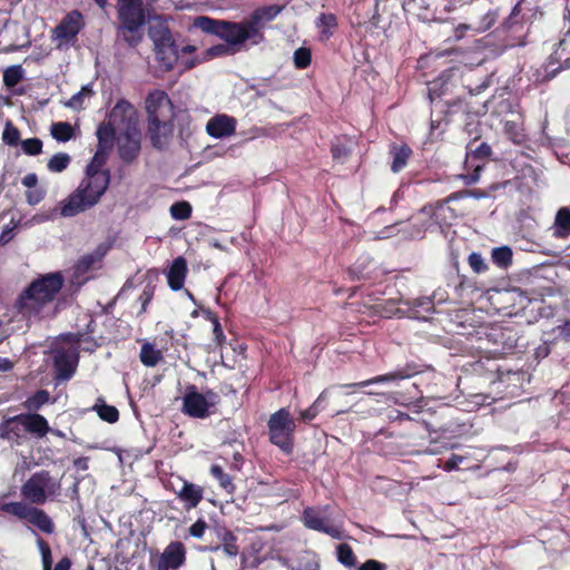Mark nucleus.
Here are the masks:
<instances>
[{
	"label": "nucleus",
	"mask_w": 570,
	"mask_h": 570,
	"mask_svg": "<svg viewBox=\"0 0 570 570\" xmlns=\"http://www.w3.org/2000/svg\"><path fill=\"white\" fill-rule=\"evenodd\" d=\"M174 131L173 121L160 120L147 124V135L156 149H164L169 145Z\"/></svg>",
	"instance_id": "b1692460"
},
{
	"label": "nucleus",
	"mask_w": 570,
	"mask_h": 570,
	"mask_svg": "<svg viewBox=\"0 0 570 570\" xmlns=\"http://www.w3.org/2000/svg\"><path fill=\"white\" fill-rule=\"evenodd\" d=\"M187 273L186 259L183 256L175 258L166 273L169 288L174 292L180 291L184 287Z\"/></svg>",
	"instance_id": "bb28decb"
},
{
	"label": "nucleus",
	"mask_w": 570,
	"mask_h": 570,
	"mask_svg": "<svg viewBox=\"0 0 570 570\" xmlns=\"http://www.w3.org/2000/svg\"><path fill=\"white\" fill-rule=\"evenodd\" d=\"M61 482L50 471L32 473L20 488L22 501L4 502L0 505L3 513L26 521L45 534H53L56 524L52 518L39 505L55 501L61 495Z\"/></svg>",
	"instance_id": "f257e3e1"
},
{
	"label": "nucleus",
	"mask_w": 570,
	"mask_h": 570,
	"mask_svg": "<svg viewBox=\"0 0 570 570\" xmlns=\"http://www.w3.org/2000/svg\"><path fill=\"white\" fill-rule=\"evenodd\" d=\"M85 27L83 16L79 10H71L52 29L51 39L58 41L57 48L77 41V37Z\"/></svg>",
	"instance_id": "1a4fd4ad"
},
{
	"label": "nucleus",
	"mask_w": 570,
	"mask_h": 570,
	"mask_svg": "<svg viewBox=\"0 0 570 570\" xmlns=\"http://www.w3.org/2000/svg\"><path fill=\"white\" fill-rule=\"evenodd\" d=\"M108 119L118 128L125 127L126 130H132L136 124L135 108L129 101L120 99L108 114Z\"/></svg>",
	"instance_id": "5701e85b"
},
{
	"label": "nucleus",
	"mask_w": 570,
	"mask_h": 570,
	"mask_svg": "<svg viewBox=\"0 0 570 570\" xmlns=\"http://www.w3.org/2000/svg\"><path fill=\"white\" fill-rule=\"evenodd\" d=\"M24 76V71L20 65H13L8 67L3 71V83L7 88L16 87Z\"/></svg>",
	"instance_id": "49530a36"
},
{
	"label": "nucleus",
	"mask_w": 570,
	"mask_h": 570,
	"mask_svg": "<svg viewBox=\"0 0 570 570\" xmlns=\"http://www.w3.org/2000/svg\"><path fill=\"white\" fill-rule=\"evenodd\" d=\"M141 150L140 134L134 128L125 130L124 135L118 139V155L126 165L136 161Z\"/></svg>",
	"instance_id": "412c9836"
},
{
	"label": "nucleus",
	"mask_w": 570,
	"mask_h": 570,
	"mask_svg": "<svg viewBox=\"0 0 570 570\" xmlns=\"http://www.w3.org/2000/svg\"><path fill=\"white\" fill-rule=\"evenodd\" d=\"M203 395H205L206 403L208 404V410L216 412V406L220 402V396L217 392L213 391L212 389H205L203 392Z\"/></svg>",
	"instance_id": "338daca9"
},
{
	"label": "nucleus",
	"mask_w": 570,
	"mask_h": 570,
	"mask_svg": "<svg viewBox=\"0 0 570 570\" xmlns=\"http://www.w3.org/2000/svg\"><path fill=\"white\" fill-rule=\"evenodd\" d=\"M110 175H86L79 187L63 202L61 215L72 217L99 203L108 189Z\"/></svg>",
	"instance_id": "20e7f679"
},
{
	"label": "nucleus",
	"mask_w": 570,
	"mask_h": 570,
	"mask_svg": "<svg viewBox=\"0 0 570 570\" xmlns=\"http://www.w3.org/2000/svg\"><path fill=\"white\" fill-rule=\"evenodd\" d=\"M472 371L476 374H490L492 377L495 376V373L499 371V366L494 361L490 358L482 361L479 360L472 364Z\"/></svg>",
	"instance_id": "6e6d98bb"
},
{
	"label": "nucleus",
	"mask_w": 570,
	"mask_h": 570,
	"mask_svg": "<svg viewBox=\"0 0 570 570\" xmlns=\"http://www.w3.org/2000/svg\"><path fill=\"white\" fill-rule=\"evenodd\" d=\"M2 140L9 146H17L20 140V131L11 121H7L4 126Z\"/></svg>",
	"instance_id": "bf43d9fd"
},
{
	"label": "nucleus",
	"mask_w": 570,
	"mask_h": 570,
	"mask_svg": "<svg viewBox=\"0 0 570 570\" xmlns=\"http://www.w3.org/2000/svg\"><path fill=\"white\" fill-rule=\"evenodd\" d=\"M312 52L308 48L301 47L294 52V65L297 69H305L311 65Z\"/></svg>",
	"instance_id": "13d9d810"
},
{
	"label": "nucleus",
	"mask_w": 570,
	"mask_h": 570,
	"mask_svg": "<svg viewBox=\"0 0 570 570\" xmlns=\"http://www.w3.org/2000/svg\"><path fill=\"white\" fill-rule=\"evenodd\" d=\"M214 530L218 542L208 547V549L212 551L222 549L227 556L236 557L238 554L237 537L225 527H215Z\"/></svg>",
	"instance_id": "cd10ccee"
},
{
	"label": "nucleus",
	"mask_w": 570,
	"mask_h": 570,
	"mask_svg": "<svg viewBox=\"0 0 570 570\" xmlns=\"http://www.w3.org/2000/svg\"><path fill=\"white\" fill-rule=\"evenodd\" d=\"M111 150L97 147L91 161L88 164L86 169V175H98V174H107L110 175L109 169H102L106 165L108 155Z\"/></svg>",
	"instance_id": "72a5a7b5"
},
{
	"label": "nucleus",
	"mask_w": 570,
	"mask_h": 570,
	"mask_svg": "<svg viewBox=\"0 0 570 570\" xmlns=\"http://www.w3.org/2000/svg\"><path fill=\"white\" fill-rule=\"evenodd\" d=\"M186 563V548L180 541H171L155 562L156 570H178Z\"/></svg>",
	"instance_id": "6ab92c4d"
},
{
	"label": "nucleus",
	"mask_w": 570,
	"mask_h": 570,
	"mask_svg": "<svg viewBox=\"0 0 570 570\" xmlns=\"http://www.w3.org/2000/svg\"><path fill=\"white\" fill-rule=\"evenodd\" d=\"M139 357L145 366L154 367L163 360V354L153 344L145 343L140 348Z\"/></svg>",
	"instance_id": "c9c22d12"
},
{
	"label": "nucleus",
	"mask_w": 570,
	"mask_h": 570,
	"mask_svg": "<svg viewBox=\"0 0 570 570\" xmlns=\"http://www.w3.org/2000/svg\"><path fill=\"white\" fill-rule=\"evenodd\" d=\"M487 336L497 346L495 351L509 352L520 346L521 336L513 326H493L487 333Z\"/></svg>",
	"instance_id": "aec40b11"
},
{
	"label": "nucleus",
	"mask_w": 570,
	"mask_h": 570,
	"mask_svg": "<svg viewBox=\"0 0 570 570\" xmlns=\"http://www.w3.org/2000/svg\"><path fill=\"white\" fill-rule=\"evenodd\" d=\"M468 263L476 274H482L489 269V265L485 263L484 258L476 252L469 255Z\"/></svg>",
	"instance_id": "680f3d73"
},
{
	"label": "nucleus",
	"mask_w": 570,
	"mask_h": 570,
	"mask_svg": "<svg viewBox=\"0 0 570 570\" xmlns=\"http://www.w3.org/2000/svg\"><path fill=\"white\" fill-rule=\"evenodd\" d=\"M285 6L269 4L255 9L247 18L250 27L257 33V40L262 43L265 41L264 27L265 23L273 21L283 10Z\"/></svg>",
	"instance_id": "4be33fe9"
},
{
	"label": "nucleus",
	"mask_w": 570,
	"mask_h": 570,
	"mask_svg": "<svg viewBox=\"0 0 570 570\" xmlns=\"http://www.w3.org/2000/svg\"><path fill=\"white\" fill-rule=\"evenodd\" d=\"M49 431L47 419L38 413H21L7 417L0 423V438L18 445L27 440V433L41 439Z\"/></svg>",
	"instance_id": "39448f33"
},
{
	"label": "nucleus",
	"mask_w": 570,
	"mask_h": 570,
	"mask_svg": "<svg viewBox=\"0 0 570 570\" xmlns=\"http://www.w3.org/2000/svg\"><path fill=\"white\" fill-rule=\"evenodd\" d=\"M63 285L61 272L40 274L20 292L13 302V311L26 321L42 320L45 308L56 301Z\"/></svg>",
	"instance_id": "f03ea898"
},
{
	"label": "nucleus",
	"mask_w": 570,
	"mask_h": 570,
	"mask_svg": "<svg viewBox=\"0 0 570 570\" xmlns=\"http://www.w3.org/2000/svg\"><path fill=\"white\" fill-rule=\"evenodd\" d=\"M193 27L202 30L204 33L218 37L225 43L233 47L236 52H239L247 41L253 46L261 43L257 40V33L250 27L247 19L236 22L214 19L208 16H198L194 19Z\"/></svg>",
	"instance_id": "7ed1b4c3"
},
{
	"label": "nucleus",
	"mask_w": 570,
	"mask_h": 570,
	"mask_svg": "<svg viewBox=\"0 0 570 570\" xmlns=\"http://www.w3.org/2000/svg\"><path fill=\"white\" fill-rule=\"evenodd\" d=\"M53 366L57 377L60 380H69L76 371V366L73 365L70 356L65 352L55 355Z\"/></svg>",
	"instance_id": "473e14b6"
},
{
	"label": "nucleus",
	"mask_w": 570,
	"mask_h": 570,
	"mask_svg": "<svg viewBox=\"0 0 570 570\" xmlns=\"http://www.w3.org/2000/svg\"><path fill=\"white\" fill-rule=\"evenodd\" d=\"M566 45V40H560L559 43H558V48L556 49V51L550 56V63L552 62H560L559 67H557L556 69L551 70L547 78L548 79H552L553 77H556L561 70H567V69H570V57L569 58H566L561 61L562 59V47Z\"/></svg>",
	"instance_id": "a18cd8bd"
},
{
	"label": "nucleus",
	"mask_w": 570,
	"mask_h": 570,
	"mask_svg": "<svg viewBox=\"0 0 570 570\" xmlns=\"http://www.w3.org/2000/svg\"><path fill=\"white\" fill-rule=\"evenodd\" d=\"M566 45V40H560L559 43H558V48L556 49V51L550 56V63L552 62H560L559 67H557L556 69L551 70L547 78L548 79H552L553 77H556L561 70H567V69H570V57L569 58H566L561 61L562 59V47Z\"/></svg>",
	"instance_id": "c03bdc74"
},
{
	"label": "nucleus",
	"mask_w": 570,
	"mask_h": 570,
	"mask_svg": "<svg viewBox=\"0 0 570 570\" xmlns=\"http://www.w3.org/2000/svg\"><path fill=\"white\" fill-rule=\"evenodd\" d=\"M102 255L96 253L82 255L75 264L76 276L79 277L87 274L101 259Z\"/></svg>",
	"instance_id": "4c0bfd02"
},
{
	"label": "nucleus",
	"mask_w": 570,
	"mask_h": 570,
	"mask_svg": "<svg viewBox=\"0 0 570 570\" xmlns=\"http://www.w3.org/2000/svg\"><path fill=\"white\" fill-rule=\"evenodd\" d=\"M116 128H118V126L115 125V122H111L109 119L107 121L101 122L98 126L96 132L98 138L97 147L111 150L114 147Z\"/></svg>",
	"instance_id": "2f4dec72"
},
{
	"label": "nucleus",
	"mask_w": 570,
	"mask_h": 570,
	"mask_svg": "<svg viewBox=\"0 0 570 570\" xmlns=\"http://www.w3.org/2000/svg\"><path fill=\"white\" fill-rule=\"evenodd\" d=\"M176 495L184 503L185 509L189 511L203 501L204 489L200 485L184 480L181 488L176 491Z\"/></svg>",
	"instance_id": "a878e982"
},
{
	"label": "nucleus",
	"mask_w": 570,
	"mask_h": 570,
	"mask_svg": "<svg viewBox=\"0 0 570 570\" xmlns=\"http://www.w3.org/2000/svg\"><path fill=\"white\" fill-rule=\"evenodd\" d=\"M144 0H117L118 32L131 48L142 40L141 28L146 23Z\"/></svg>",
	"instance_id": "423d86ee"
},
{
	"label": "nucleus",
	"mask_w": 570,
	"mask_h": 570,
	"mask_svg": "<svg viewBox=\"0 0 570 570\" xmlns=\"http://www.w3.org/2000/svg\"><path fill=\"white\" fill-rule=\"evenodd\" d=\"M412 149L406 145H393L390 154L392 156L391 170L393 173H400L405 168L407 161L412 155Z\"/></svg>",
	"instance_id": "c756f323"
},
{
	"label": "nucleus",
	"mask_w": 570,
	"mask_h": 570,
	"mask_svg": "<svg viewBox=\"0 0 570 570\" xmlns=\"http://www.w3.org/2000/svg\"><path fill=\"white\" fill-rule=\"evenodd\" d=\"M154 294H155V286L148 284L142 293L140 294L139 296V302L141 303V308L140 311L138 312V316L146 313L147 311V306L150 304V302L153 301L154 298Z\"/></svg>",
	"instance_id": "e2e57ef3"
},
{
	"label": "nucleus",
	"mask_w": 570,
	"mask_h": 570,
	"mask_svg": "<svg viewBox=\"0 0 570 570\" xmlns=\"http://www.w3.org/2000/svg\"><path fill=\"white\" fill-rule=\"evenodd\" d=\"M337 560L347 568H353L356 566L357 558L352 549V547L347 543H341L337 547Z\"/></svg>",
	"instance_id": "8fccbe9b"
},
{
	"label": "nucleus",
	"mask_w": 570,
	"mask_h": 570,
	"mask_svg": "<svg viewBox=\"0 0 570 570\" xmlns=\"http://www.w3.org/2000/svg\"><path fill=\"white\" fill-rule=\"evenodd\" d=\"M207 529V522L204 519H198L188 528V534L193 538L202 539Z\"/></svg>",
	"instance_id": "0e129e2a"
},
{
	"label": "nucleus",
	"mask_w": 570,
	"mask_h": 570,
	"mask_svg": "<svg viewBox=\"0 0 570 570\" xmlns=\"http://www.w3.org/2000/svg\"><path fill=\"white\" fill-rule=\"evenodd\" d=\"M490 83H491V77L485 76V78L482 81H480L475 85L469 82V83L464 85V87L468 89L470 96H476V95L483 92L485 89H488Z\"/></svg>",
	"instance_id": "69168bd1"
},
{
	"label": "nucleus",
	"mask_w": 570,
	"mask_h": 570,
	"mask_svg": "<svg viewBox=\"0 0 570 570\" xmlns=\"http://www.w3.org/2000/svg\"><path fill=\"white\" fill-rule=\"evenodd\" d=\"M148 36L154 43L156 60L163 71H171L179 58L178 46L169 26L160 21L149 27Z\"/></svg>",
	"instance_id": "0eeeda50"
},
{
	"label": "nucleus",
	"mask_w": 570,
	"mask_h": 570,
	"mask_svg": "<svg viewBox=\"0 0 570 570\" xmlns=\"http://www.w3.org/2000/svg\"><path fill=\"white\" fill-rule=\"evenodd\" d=\"M268 439L284 454L289 455L294 451L295 421L286 407H282L271 414L267 421Z\"/></svg>",
	"instance_id": "6e6552de"
},
{
	"label": "nucleus",
	"mask_w": 570,
	"mask_h": 570,
	"mask_svg": "<svg viewBox=\"0 0 570 570\" xmlns=\"http://www.w3.org/2000/svg\"><path fill=\"white\" fill-rule=\"evenodd\" d=\"M552 229L556 238L567 239L570 236V208L562 207L557 212Z\"/></svg>",
	"instance_id": "7c9ffc66"
},
{
	"label": "nucleus",
	"mask_w": 570,
	"mask_h": 570,
	"mask_svg": "<svg viewBox=\"0 0 570 570\" xmlns=\"http://www.w3.org/2000/svg\"><path fill=\"white\" fill-rule=\"evenodd\" d=\"M36 544L41 556L42 570H49L53 562L50 544L39 534H36Z\"/></svg>",
	"instance_id": "09e8293b"
},
{
	"label": "nucleus",
	"mask_w": 570,
	"mask_h": 570,
	"mask_svg": "<svg viewBox=\"0 0 570 570\" xmlns=\"http://www.w3.org/2000/svg\"><path fill=\"white\" fill-rule=\"evenodd\" d=\"M181 412L193 419H207L214 411L208 410L205 395L195 384H188L183 395Z\"/></svg>",
	"instance_id": "4468645a"
},
{
	"label": "nucleus",
	"mask_w": 570,
	"mask_h": 570,
	"mask_svg": "<svg viewBox=\"0 0 570 570\" xmlns=\"http://www.w3.org/2000/svg\"><path fill=\"white\" fill-rule=\"evenodd\" d=\"M348 275L353 281L375 283L383 278L384 272L373 258L364 256L348 268Z\"/></svg>",
	"instance_id": "f3484780"
},
{
	"label": "nucleus",
	"mask_w": 570,
	"mask_h": 570,
	"mask_svg": "<svg viewBox=\"0 0 570 570\" xmlns=\"http://www.w3.org/2000/svg\"><path fill=\"white\" fill-rule=\"evenodd\" d=\"M145 108L147 112V122L174 120V105L164 90L156 89L148 92L145 100Z\"/></svg>",
	"instance_id": "9d476101"
},
{
	"label": "nucleus",
	"mask_w": 570,
	"mask_h": 570,
	"mask_svg": "<svg viewBox=\"0 0 570 570\" xmlns=\"http://www.w3.org/2000/svg\"><path fill=\"white\" fill-rule=\"evenodd\" d=\"M504 134L514 142H520L519 127L515 121L508 120L503 126Z\"/></svg>",
	"instance_id": "774afa93"
},
{
	"label": "nucleus",
	"mask_w": 570,
	"mask_h": 570,
	"mask_svg": "<svg viewBox=\"0 0 570 570\" xmlns=\"http://www.w3.org/2000/svg\"><path fill=\"white\" fill-rule=\"evenodd\" d=\"M210 474L219 482L220 488L224 489L228 494L234 493L236 487L233 483V479L224 471L220 465L213 464L210 466Z\"/></svg>",
	"instance_id": "58836bf2"
},
{
	"label": "nucleus",
	"mask_w": 570,
	"mask_h": 570,
	"mask_svg": "<svg viewBox=\"0 0 570 570\" xmlns=\"http://www.w3.org/2000/svg\"><path fill=\"white\" fill-rule=\"evenodd\" d=\"M452 70H444L436 79L428 85V95L432 104L441 101V98L446 95L450 86V78Z\"/></svg>",
	"instance_id": "c85d7f7f"
},
{
	"label": "nucleus",
	"mask_w": 570,
	"mask_h": 570,
	"mask_svg": "<svg viewBox=\"0 0 570 570\" xmlns=\"http://www.w3.org/2000/svg\"><path fill=\"white\" fill-rule=\"evenodd\" d=\"M566 45V40H560L559 43H558V48L556 49V51L550 56V63L552 62H560L559 67H557L556 69L551 70L547 78L548 79H552L553 77H556L561 70H567V69H570V57L569 58H566L561 61L562 59V47Z\"/></svg>",
	"instance_id": "37998d69"
},
{
	"label": "nucleus",
	"mask_w": 570,
	"mask_h": 570,
	"mask_svg": "<svg viewBox=\"0 0 570 570\" xmlns=\"http://www.w3.org/2000/svg\"><path fill=\"white\" fill-rule=\"evenodd\" d=\"M169 212L174 219L186 220L191 216L193 208L188 202L181 200L174 203Z\"/></svg>",
	"instance_id": "603ef678"
},
{
	"label": "nucleus",
	"mask_w": 570,
	"mask_h": 570,
	"mask_svg": "<svg viewBox=\"0 0 570 570\" xmlns=\"http://www.w3.org/2000/svg\"><path fill=\"white\" fill-rule=\"evenodd\" d=\"M236 125L234 117L225 114L216 115L208 120L206 131L213 138H225L235 134Z\"/></svg>",
	"instance_id": "393cba45"
},
{
	"label": "nucleus",
	"mask_w": 570,
	"mask_h": 570,
	"mask_svg": "<svg viewBox=\"0 0 570 570\" xmlns=\"http://www.w3.org/2000/svg\"><path fill=\"white\" fill-rule=\"evenodd\" d=\"M472 146L473 144L468 145L465 159V167L472 169V173L462 176L464 184L468 186L475 184L480 179L485 163L492 156V148L488 142H481L475 148H472Z\"/></svg>",
	"instance_id": "9b49d317"
},
{
	"label": "nucleus",
	"mask_w": 570,
	"mask_h": 570,
	"mask_svg": "<svg viewBox=\"0 0 570 570\" xmlns=\"http://www.w3.org/2000/svg\"><path fill=\"white\" fill-rule=\"evenodd\" d=\"M50 400V394L47 390H39L36 393H33L31 396H29L23 402V407L27 409L30 412H36L39 409H41L45 404H47Z\"/></svg>",
	"instance_id": "79ce46f5"
},
{
	"label": "nucleus",
	"mask_w": 570,
	"mask_h": 570,
	"mask_svg": "<svg viewBox=\"0 0 570 570\" xmlns=\"http://www.w3.org/2000/svg\"><path fill=\"white\" fill-rule=\"evenodd\" d=\"M498 301L501 303L498 309L508 316L525 315V309L535 302L520 288L498 292Z\"/></svg>",
	"instance_id": "f8f14e48"
},
{
	"label": "nucleus",
	"mask_w": 570,
	"mask_h": 570,
	"mask_svg": "<svg viewBox=\"0 0 570 570\" xmlns=\"http://www.w3.org/2000/svg\"><path fill=\"white\" fill-rule=\"evenodd\" d=\"M42 140L40 138H28L21 141V147L24 154L29 156H38L42 151Z\"/></svg>",
	"instance_id": "052dcab7"
},
{
	"label": "nucleus",
	"mask_w": 570,
	"mask_h": 570,
	"mask_svg": "<svg viewBox=\"0 0 570 570\" xmlns=\"http://www.w3.org/2000/svg\"><path fill=\"white\" fill-rule=\"evenodd\" d=\"M50 132L56 140L61 142L70 140L75 135L73 127L67 121L53 122Z\"/></svg>",
	"instance_id": "ea45409f"
},
{
	"label": "nucleus",
	"mask_w": 570,
	"mask_h": 570,
	"mask_svg": "<svg viewBox=\"0 0 570 570\" xmlns=\"http://www.w3.org/2000/svg\"><path fill=\"white\" fill-rule=\"evenodd\" d=\"M466 197H473L475 199L489 198L490 193L488 189H463L449 195V199H462Z\"/></svg>",
	"instance_id": "4d7b16f0"
},
{
	"label": "nucleus",
	"mask_w": 570,
	"mask_h": 570,
	"mask_svg": "<svg viewBox=\"0 0 570 570\" xmlns=\"http://www.w3.org/2000/svg\"><path fill=\"white\" fill-rule=\"evenodd\" d=\"M235 53H236V51L234 50L233 47L228 46L227 43H218V45L207 48L204 52V56H205L204 58L206 60H209L213 58L225 57V56L235 55Z\"/></svg>",
	"instance_id": "864d4df0"
},
{
	"label": "nucleus",
	"mask_w": 570,
	"mask_h": 570,
	"mask_svg": "<svg viewBox=\"0 0 570 570\" xmlns=\"http://www.w3.org/2000/svg\"><path fill=\"white\" fill-rule=\"evenodd\" d=\"M301 521L304 527L314 530L317 532H322L328 534L334 539L342 538V531L340 528L328 524V520L322 512L314 507H307L303 510L301 515Z\"/></svg>",
	"instance_id": "dca6fc26"
},
{
	"label": "nucleus",
	"mask_w": 570,
	"mask_h": 570,
	"mask_svg": "<svg viewBox=\"0 0 570 570\" xmlns=\"http://www.w3.org/2000/svg\"><path fill=\"white\" fill-rule=\"evenodd\" d=\"M337 24V18L334 13H321L316 21V26L321 30V37L325 40L332 37V29H335Z\"/></svg>",
	"instance_id": "e433bc0d"
},
{
	"label": "nucleus",
	"mask_w": 570,
	"mask_h": 570,
	"mask_svg": "<svg viewBox=\"0 0 570 570\" xmlns=\"http://www.w3.org/2000/svg\"><path fill=\"white\" fill-rule=\"evenodd\" d=\"M466 104L462 99L435 102V110L431 115V135L435 130L444 131V126L454 120V116L466 114Z\"/></svg>",
	"instance_id": "ddd939ff"
},
{
	"label": "nucleus",
	"mask_w": 570,
	"mask_h": 570,
	"mask_svg": "<svg viewBox=\"0 0 570 570\" xmlns=\"http://www.w3.org/2000/svg\"><path fill=\"white\" fill-rule=\"evenodd\" d=\"M512 249L509 246L495 247L491 252L492 262L500 268H508L512 264Z\"/></svg>",
	"instance_id": "a19ab883"
},
{
	"label": "nucleus",
	"mask_w": 570,
	"mask_h": 570,
	"mask_svg": "<svg viewBox=\"0 0 570 570\" xmlns=\"http://www.w3.org/2000/svg\"><path fill=\"white\" fill-rule=\"evenodd\" d=\"M326 399V391H323L314 403L306 410L301 412V420L304 422L313 421L321 411V403Z\"/></svg>",
	"instance_id": "5fc2aeb1"
},
{
	"label": "nucleus",
	"mask_w": 570,
	"mask_h": 570,
	"mask_svg": "<svg viewBox=\"0 0 570 570\" xmlns=\"http://www.w3.org/2000/svg\"><path fill=\"white\" fill-rule=\"evenodd\" d=\"M92 410L107 423L114 424L119 420L118 409L114 405L106 404L102 397L97 399Z\"/></svg>",
	"instance_id": "f704fd0d"
},
{
	"label": "nucleus",
	"mask_w": 570,
	"mask_h": 570,
	"mask_svg": "<svg viewBox=\"0 0 570 570\" xmlns=\"http://www.w3.org/2000/svg\"><path fill=\"white\" fill-rule=\"evenodd\" d=\"M454 199H449L448 196L434 204H428L423 206L422 213L430 215L434 223L440 227H449L462 215V213H459L455 208L450 206V203Z\"/></svg>",
	"instance_id": "a211bd4d"
},
{
	"label": "nucleus",
	"mask_w": 570,
	"mask_h": 570,
	"mask_svg": "<svg viewBox=\"0 0 570 570\" xmlns=\"http://www.w3.org/2000/svg\"><path fill=\"white\" fill-rule=\"evenodd\" d=\"M71 158L66 153L55 154L47 164V168L51 173H61L69 166Z\"/></svg>",
	"instance_id": "3c124183"
},
{
	"label": "nucleus",
	"mask_w": 570,
	"mask_h": 570,
	"mask_svg": "<svg viewBox=\"0 0 570 570\" xmlns=\"http://www.w3.org/2000/svg\"><path fill=\"white\" fill-rule=\"evenodd\" d=\"M206 318L213 324V341L217 347H223L226 342V336L224 334L219 317L217 314L208 311L206 313Z\"/></svg>",
	"instance_id": "de8ad7c7"
},
{
	"label": "nucleus",
	"mask_w": 570,
	"mask_h": 570,
	"mask_svg": "<svg viewBox=\"0 0 570 570\" xmlns=\"http://www.w3.org/2000/svg\"><path fill=\"white\" fill-rule=\"evenodd\" d=\"M417 373H419L417 365L414 363H411V364H406L405 366L400 367L393 372H389L386 374L377 375V376L371 377L368 380L356 382V383L340 384L338 386L341 389L348 390L347 394H350V393H353L355 391V389L370 386L372 384L401 381V380L410 379Z\"/></svg>",
	"instance_id": "2eb2a0df"
}]
</instances>
